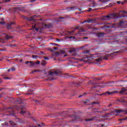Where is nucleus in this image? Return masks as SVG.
<instances>
[{
	"instance_id": "54",
	"label": "nucleus",
	"mask_w": 127,
	"mask_h": 127,
	"mask_svg": "<svg viewBox=\"0 0 127 127\" xmlns=\"http://www.w3.org/2000/svg\"><path fill=\"white\" fill-rule=\"evenodd\" d=\"M10 71H11L10 68H9L7 69V72H10Z\"/></svg>"
},
{
	"instance_id": "62",
	"label": "nucleus",
	"mask_w": 127,
	"mask_h": 127,
	"mask_svg": "<svg viewBox=\"0 0 127 127\" xmlns=\"http://www.w3.org/2000/svg\"><path fill=\"white\" fill-rule=\"evenodd\" d=\"M59 18H60V19H63V17H60Z\"/></svg>"
},
{
	"instance_id": "56",
	"label": "nucleus",
	"mask_w": 127,
	"mask_h": 127,
	"mask_svg": "<svg viewBox=\"0 0 127 127\" xmlns=\"http://www.w3.org/2000/svg\"><path fill=\"white\" fill-rule=\"evenodd\" d=\"M2 83V80H1V78H0V83Z\"/></svg>"
},
{
	"instance_id": "23",
	"label": "nucleus",
	"mask_w": 127,
	"mask_h": 127,
	"mask_svg": "<svg viewBox=\"0 0 127 127\" xmlns=\"http://www.w3.org/2000/svg\"><path fill=\"white\" fill-rule=\"evenodd\" d=\"M74 32H75V31L72 30L71 31L68 32V34H70V35H73Z\"/></svg>"
},
{
	"instance_id": "46",
	"label": "nucleus",
	"mask_w": 127,
	"mask_h": 127,
	"mask_svg": "<svg viewBox=\"0 0 127 127\" xmlns=\"http://www.w3.org/2000/svg\"><path fill=\"white\" fill-rule=\"evenodd\" d=\"M79 28H80V27L79 26L75 27V29H79Z\"/></svg>"
},
{
	"instance_id": "10",
	"label": "nucleus",
	"mask_w": 127,
	"mask_h": 127,
	"mask_svg": "<svg viewBox=\"0 0 127 127\" xmlns=\"http://www.w3.org/2000/svg\"><path fill=\"white\" fill-rule=\"evenodd\" d=\"M59 74L58 71H49V75H51V76H53V75H56L57 76Z\"/></svg>"
},
{
	"instance_id": "38",
	"label": "nucleus",
	"mask_w": 127,
	"mask_h": 127,
	"mask_svg": "<svg viewBox=\"0 0 127 127\" xmlns=\"http://www.w3.org/2000/svg\"><path fill=\"white\" fill-rule=\"evenodd\" d=\"M0 24L2 25L3 24H5V23L4 22H0Z\"/></svg>"
},
{
	"instance_id": "19",
	"label": "nucleus",
	"mask_w": 127,
	"mask_h": 127,
	"mask_svg": "<svg viewBox=\"0 0 127 127\" xmlns=\"http://www.w3.org/2000/svg\"><path fill=\"white\" fill-rule=\"evenodd\" d=\"M9 123L11 126H15L16 125V124L12 121H9Z\"/></svg>"
},
{
	"instance_id": "7",
	"label": "nucleus",
	"mask_w": 127,
	"mask_h": 127,
	"mask_svg": "<svg viewBox=\"0 0 127 127\" xmlns=\"http://www.w3.org/2000/svg\"><path fill=\"white\" fill-rule=\"evenodd\" d=\"M98 57V55L95 54V55H91L89 56H88L86 57V59H88V60H91V59H94V58H97Z\"/></svg>"
},
{
	"instance_id": "59",
	"label": "nucleus",
	"mask_w": 127,
	"mask_h": 127,
	"mask_svg": "<svg viewBox=\"0 0 127 127\" xmlns=\"http://www.w3.org/2000/svg\"><path fill=\"white\" fill-rule=\"evenodd\" d=\"M56 55H59V52H56Z\"/></svg>"
},
{
	"instance_id": "6",
	"label": "nucleus",
	"mask_w": 127,
	"mask_h": 127,
	"mask_svg": "<svg viewBox=\"0 0 127 127\" xmlns=\"http://www.w3.org/2000/svg\"><path fill=\"white\" fill-rule=\"evenodd\" d=\"M94 34H95L96 36H97V37H98V38H100L101 37H104L105 36V33L103 32L95 33Z\"/></svg>"
},
{
	"instance_id": "15",
	"label": "nucleus",
	"mask_w": 127,
	"mask_h": 127,
	"mask_svg": "<svg viewBox=\"0 0 127 127\" xmlns=\"http://www.w3.org/2000/svg\"><path fill=\"white\" fill-rule=\"evenodd\" d=\"M74 52H76V49L75 48H72L69 51H68L69 53H73Z\"/></svg>"
},
{
	"instance_id": "34",
	"label": "nucleus",
	"mask_w": 127,
	"mask_h": 127,
	"mask_svg": "<svg viewBox=\"0 0 127 127\" xmlns=\"http://www.w3.org/2000/svg\"><path fill=\"white\" fill-rule=\"evenodd\" d=\"M74 118L75 119V120H78V119H80V117L75 116V117H74Z\"/></svg>"
},
{
	"instance_id": "51",
	"label": "nucleus",
	"mask_w": 127,
	"mask_h": 127,
	"mask_svg": "<svg viewBox=\"0 0 127 127\" xmlns=\"http://www.w3.org/2000/svg\"><path fill=\"white\" fill-rule=\"evenodd\" d=\"M35 57H37V56L32 55V58H35Z\"/></svg>"
},
{
	"instance_id": "8",
	"label": "nucleus",
	"mask_w": 127,
	"mask_h": 127,
	"mask_svg": "<svg viewBox=\"0 0 127 127\" xmlns=\"http://www.w3.org/2000/svg\"><path fill=\"white\" fill-rule=\"evenodd\" d=\"M116 113L117 114H120V113H123V114H126L127 115V110H116Z\"/></svg>"
},
{
	"instance_id": "28",
	"label": "nucleus",
	"mask_w": 127,
	"mask_h": 127,
	"mask_svg": "<svg viewBox=\"0 0 127 127\" xmlns=\"http://www.w3.org/2000/svg\"><path fill=\"white\" fill-rule=\"evenodd\" d=\"M110 57H111V55H107V57L104 58V59H105V60H108V58H110Z\"/></svg>"
},
{
	"instance_id": "30",
	"label": "nucleus",
	"mask_w": 127,
	"mask_h": 127,
	"mask_svg": "<svg viewBox=\"0 0 127 127\" xmlns=\"http://www.w3.org/2000/svg\"><path fill=\"white\" fill-rule=\"evenodd\" d=\"M84 53L85 54H89V53H90V51H85Z\"/></svg>"
},
{
	"instance_id": "20",
	"label": "nucleus",
	"mask_w": 127,
	"mask_h": 127,
	"mask_svg": "<svg viewBox=\"0 0 127 127\" xmlns=\"http://www.w3.org/2000/svg\"><path fill=\"white\" fill-rule=\"evenodd\" d=\"M42 65L43 66H45V65H46V62L45 60L42 61Z\"/></svg>"
},
{
	"instance_id": "12",
	"label": "nucleus",
	"mask_w": 127,
	"mask_h": 127,
	"mask_svg": "<svg viewBox=\"0 0 127 127\" xmlns=\"http://www.w3.org/2000/svg\"><path fill=\"white\" fill-rule=\"evenodd\" d=\"M30 29L31 30L32 29L33 30H36V31H39L40 28H36V25H35L34 26H32V28Z\"/></svg>"
},
{
	"instance_id": "27",
	"label": "nucleus",
	"mask_w": 127,
	"mask_h": 127,
	"mask_svg": "<svg viewBox=\"0 0 127 127\" xmlns=\"http://www.w3.org/2000/svg\"><path fill=\"white\" fill-rule=\"evenodd\" d=\"M93 119H85V122H92Z\"/></svg>"
},
{
	"instance_id": "39",
	"label": "nucleus",
	"mask_w": 127,
	"mask_h": 127,
	"mask_svg": "<svg viewBox=\"0 0 127 127\" xmlns=\"http://www.w3.org/2000/svg\"><path fill=\"white\" fill-rule=\"evenodd\" d=\"M40 53H41V55H46V54H44V53L43 52H41Z\"/></svg>"
},
{
	"instance_id": "33",
	"label": "nucleus",
	"mask_w": 127,
	"mask_h": 127,
	"mask_svg": "<svg viewBox=\"0 0 127 127\" xmlns=\"http://www.w3.org/2000/svg\"><path fill=\"white\" fill-rule=\"evenodd\" d=\"M52 44L54 46H58V44H56V43H52Z\"/></svg>"
},
{
	"instance_id": "2",
	"label": "nucleus",
	"mask_w": 127,
	"mask_h": 127,
	"mask_svg": "<svg viewBox=\"0 0 127 127\" xmlns=\"http://www.w3.org/2000/svg\"><path fill=\"white\" fill-rule=\"evenodd\" d=\"M116 17V14L113 13L110 14L109 15L104 16L103 17V20H108V19H112V18H115Z\"/></svg>"
},
{
	"instance_id": "47",
	"label": "nucleus",
	"mask_w": 127,
	"mask_h": 127,
	"mask_svg": "<svg viewBox=\"0 0 127 127\" xmlns=\"http://www.w3.org/2000/svg\"><path fill=\"white\" fill-rule=\"evenodd\" d=\"M88 84H93V82H92V81H88Z\"/></svg>"
},
{
	"instance_id": "55",
	"label": "nucleus",
	"mask_w": 127,
	"mask_h": 127,
	"mask_svg": "<svg viewBox=\"0 0 127 127\" xmlns=\"http://www.w3.org/2000/svg\"><path fill=\"white\" fill-rule=\"evenodd\" d=\"M19 61H20V63H22V62L23 61V60H22V59H21V60H20Z\"/></svg>"
},
{
	"instance_id": "31",
	"label": "nucleus",
	"mask_w": 127,
	"mask_h": 127,
	"mask_svg": "<svg viewBox=\"0 0 127 127\" xmlns=\"http://www.w3.org/2000/svg\"><path fill=\"white\" fill-rule=\"evenodd\" d=\"M101 59H95V61L96 62H99V61H101Z\"/></svg>"
},
{
	"instance_id": "43",
	"label": "nucleus",
	"mask_w": 127,
	"mask_h": 127,
	"mask_svg": "<svg viewBox=\"0 0 127 127\" xmlns=\"http://www.w3.org/2000/svg\"><path fill=\"white\" fill-rule=\"evenodd\" d=\"M121 12H123L124 14H125V13H127V11H121Z\"/></svg>"
},
{
	"instance_id": "24",
	"label": "nucleus",
	"mask_w": 127,
	"mask_h": 127,
	"mask_svg": "<svg viewBox=\"0 0 127 127\" xmlns=\"http://www.w3.org/2000/svg\"><path fill=\"white\" fill-rule=\"evenodd\" d=\"M91 105H99V102H93L91 103Z\"/></svg>"
},
{
	"instance_id": "64",
	"label": "nucleus",
	"mask_w": 127,
	"mask_h": 127,
	"mask_svg": "<svg viewBox=\"0 0 127 127\" xmlns=\"http://www.w3.org/2000/svg\"><path fill=\"white\" fill-rule=\"evenodd\" d=\"M99 96H104V94H103V93H102L101 94H99Z\"/></svg>"
},
{
	"instance_id": "11",
	"label": "nucleus",
	"mask_w": 127,
	"mask_h": 127,
	"mask_svg": "<svg viewBox=\"0 0 127 127\" xmlns=\"http://www.w3.org/2000/svg\"><path fill=\"white\" fill-rule=\"evenodd\" d=\"M97 20L96 19H88L87 20L85 21V22H87L88 23H91V22H93V21H96Z\"/></svg>"
},
{
	"instance_id": "49",
	"label": "nucleus",
	"mask_w": 127,
	"mask_h": 127,
	"mask_svg": "<svg viewBox=\"0 0 127 127\" xmlns=\"http://www.w3.org/2000/svg\"><path fill=\"white\" fill-rule=\"evenodd\" d=\"M57 42H60V39H57Z\"/></svg>"
},
{
	"instance_id": "48",
	"label": "nucleus",
	"mask_w": 127,
	"mask_h": 127,
	"mask_svg": "<svg viewBox=\"0 0 127 127\" xmlns=\"http://www.w3.org/2000/svg\"><path fill=\"white\" fill-rule=\"evenodd\" d=\"M34 1H36V0H31V2H34Z\"/></svg>"
},
{
	"instance_id": "13",
	"label": "nucleus",
	"mask_w": 127,
	"mask_h": 127,
	"mask_svg": "<svg viewBox=\"0 0 127 127\" xmlns=\"http://www.w3.org/2000/svg\"><path fill=\"white\" fill-rule=\"evenodd\" d=\"M127 92V89L125 88H122L121 90L120 91V94H125Z\"/></svg>"
},
{
	"instance_id": "41",
	"label": "nucleus",
	"mask_w": 127,
	"mask_h": 127,
	"mask_svg": "<svg viewBox=\"0 0 127 127\" xmlns=\"http://www.w3.org/2000/svg\"><path fill=\"white\" fill-rule=\"evenodd\" d=\"M35 72H37V70H35L32 72V74H33L34 73H35Z\"/></svg>"
},
{
	"instance_id": "21",
	"label": "nucleus",
	"mask_w": 127,
	"mask_h": 127,
	"mask_svg": "<svg viewBox=\"0 0 127 127\" xmlns=\"http://www.w3.org/2000/svg\"><path fill=\"white\" fill-rule=\"evenodd\" d=\"M28 63H30L31 65H33V64H34V63L31 61H30V62L27 61L25 62V64H28Z\"/></svg>"
},
{
	"instance_id": "50",
	"label": "nucleus",
	"mask_w": 127,
	"mask_h": 127,
	"mask_svg": "<svg viewBox=\"0 0 127 127\" xmlns=\"http://www.w3.org/2000/svg\"><path fill=\"white\" fill-rule=\"evenodd\" d=\"M27 20H29V21H30V20H32V19L30 18H27Z\"/></svg>"
},
{
	"instance_id": "9",
	"label": "nucleus",
	"mask_w": 127,
	"mask_h": 127,
	"mask_svg": "<svg viewBox=\"0 0 127 127\" xmlns=\"http://www.w3.org/2000/svg\"><path fill=\"white\" fill-rule=\"evenodd\" d=\"M13 24H15V23L11 22L10 23L6 24V27L7 29H11V26L13 25Z\"/></svg>"
},
{
	"instance_id": "18",
	"label": "nucleus",
	"mask_w": 127,
	"mask_h": 127,
	"mask_svg": "<svg viewBox=\"0 0 127 127\" xmlns=\"http://www.w3.org/2000/svg\"><path fill=\"white\" fill-rule=\"evenodd\" d=\"M83 104L84 105H86V106L89 105V100H85L83 102Z\"/></svg>"
},
{
	"instance_id": "44",
	"label": "nucleus",
	"mask_w": 127,
	"mask_h": 127,
	"mask_svg": "<svg viewBox=\"0 0 127 127\" xmlns=\"http://www.w3.org/2000/svg\"><path fill=\"white\" fill-rule=\"evenodd\" d=\"M91 10H92V8H89L88 9V10H87V11H91Z\"/></svg>"
},
{
	"instance_id": "42",
	"label": "nucleus",
	"mask_w": 127,
	"mask_h": 127,
	"mask_svg": "<svg viewBox=\"0 0 127 127\" xmlns=\"http://www.w3.org/2000/svg\"><path fill=\"white\" fill-rule=\"evenodd\" d=\"M4 79H5V80H8L9 79V78L7 77H4Z\"/></svg>"
},
{
	"instance_id": "53",
	"label": "nucleus",
	"mask_w": 127,
	"mask_h": 127,
	"mask_svg": "<svg viewBox=\"0 0 127 127\" xmlns=\"http://www.w3.org/2000/svg\"><path fill=\"white\" fill-rule=\"evenodd\" d=\"M122 17H127V15H124L123 16H122Z\"/></svg>"
},
{
	"instance_id": "36",
	"label": "nucleus",
	"mask_w": 127,
	"mask_h": 127,
	"mask_svg": "<svg viewBox=\"0 0 127 127\" xmlns=\"http://www.w3.org/2000/svg\"><path fill=\"white\" fill-rule=\"evenodd\" d=\"M36 64H37V65H38L39 64H40V62L39 61H37L36 62Z\"/></svg>"
},
{
	"instance_id": "40",
	"label": "nucleus",
	"mask_w": 127,
	"mask_h": 127,
	"mask_svg": "<svg viewBox=\"0 0 127 127\" xmlns=\"http://www.w3.org/2000/svg\"><path fill=\"white\" fill-rule=\"evenodd\" d=\"M117 3H118V4H121V3H122V2H121V1H117Z\"/></svg>"
},
{
	"instance_id": "45",
	"label": "nucleus",
	"mask_w": 127,
	"mask_h": 127,
	"mask_svg": "<svg viewBox=\"0 0 127 127\" xmlns=\"http://www.w3.org/2000/svg\"><path fill=\"white\" fill-rule=\"evenodd\" d=\"M61 53H62V54H65V51H61Z\"/></svg>"
},
{
	"instance_id": "14",
	"label": "nucleus",
	"mask_w": 127,
	"mask_h": 127,
	"mask_svg": "<svg viewBox=\"0 0 127 127\" xmlns=\"http://www.w3.org/2000/svg\"><path fill=\"white\" fill-rule=\"evenodd\" d=\"M125 22H126L124 20L120 21L119 23H118V25L120 26H122V25H124Z\"/></svg>"
},
{
	"instance_id": "5",
	"label": "nucleus",
	"mask_w": 127,
	"mask_h": 127,
	"mask_svg": "<svg viewBox=\"0 0 127 127\" xmlns=\"http://www.w3.org/2000/svg\"><path fill=\"white\" fill-rule=\"evenodd\" d=\"M16 109L17 110V111H18L19 110H22L20 112V114H25V111H24V110H26V108H25V107L22 106H18L17 107Z\"/></svg>"
},
{
	"instance_id": "52",
	"label": "nucleus",
	"mask_w": 127,
	"mask_h": 127,
	"mask_svg": "<svg viewBox=\"0 0 127 127\" xmlns=\"http://www.w3.org/2000/svg\"><path fill=\"white\" fill-rule=\"evenodd\" d=\"M9 1H10V0H5V2H9Z\"/></svg>"
},
{
	"instance_id": "60",
	"label": "nucleus",
	"mask_w": 127,
	"mask_h": 127,
	"mask_svg": "<svg viewBox=\"0 0 127 127\" xmlns=\"http://www.w3.org/2000/svg\"><path fill=\"white\" fill-rule=\"evenodd\" d=\"M2 90H3V88H0V91H2Z\"/></svg>"
},
{
	"instance_id": "61",
	"label": "nucleus",
	"mask_w": 127,
	"mask_h": 127,
	"mask_svg": "<svg viewBox=\"0 0 127 127\" xmlns=\"http://www.w3.org/2000/svg\"><path fill=\"white\" fill-rule=\"evenodd\" d=\"M72 37H73V36H70V37H69L68 38H69V39H71V38H72Z\"/></svg>"
},
{
	"instance_id": "63",
	"label": "nucleus",
	"mask_w": 127,
	"mask_h": 127,
	"mask_svg": "<svg viewBox=\"0 0 127 127\" xmlns=\"http://www.w3.org/2000/svg\"><path fill=\"white\" fill-rule=\"evenodd\" d=\"M78 10H79V11H81L82 10V9H81V8H78Z\"/></svg>"
},
{
	"instance_id": "3",
	"label": "nucleus",
	"mask_w": 127,
	"mask_h": 127,
	"mask_svg": "<svg viewBox=\"0 0 127 127\" xmlns=\"http://www.w3.org/2000/svg\"><path fill=\"white\" fill-rule=\"evenodd\" d=\"M118 93L117 91H114L112 92H110L109 91H106L105 92L103 93V95L105 97H107V96H113L114 94H117Z\"/></svg>"
},
{
	"instance_id": "57",
	"label": "nucleus",
	"mask_w": 127,
	"mask_h": 127,
	"mask_svg": "<svg viewBox=\"0 0 127 127\" xmlns=\"http://www.w3.org/2000/svg\"><path fill=\"white\" fill-rule=\"evenodd\" d=\"M125 42H126V44H127V37L125 39Z\"/></svg>"
},
{
	"instance_id": "17",
	"label": "nucleus",
	"mask_w": 127,
	"mask_h": 127,
	"mask_svg": "<svg viewBox=\"0 0 127 127\" xmlns=\"http://www.w3.org/2000/svg\"><path fill=\"white\" fill-rule=\"evenodd\" d=\"M12 38V37L8 35H6L5 37V39H6L7 40H8V39H10V38Z\"/></svg>"
},
{
	"instance_id": "37",
	"label": "nucleus",
	"mask_w": 127,
	"mask_h": 127,
	"mask_svg": "<svg viewBox=\"0 0 127 127\" xmlns=\"http://www.w3.org/2000/svg\"><path fill=\"white\" fill-rule=\"evenodd\" d=\"M49 50H50V51H51V52H54L53 49L50 48Z\"/></svg>"
},
{
	"instance_id": "22",
	"label": "nucleus",
	"mask_w": 127,
	"mask_h": 127,
	"mask_svg": "<svg viewBox=\"0 0 127 127\" xmlns=\"http://www.w3.org/2000/svg\"><path fill=\"white\" fill-rule=\"evenodd\" d=\"M79 32H85V31H86V30L82 28H81L80 29H79Z\"/></svg>"
},
{
	"instance_id": "29",
	"label": "nucleus",
	"mask_w": 127,
	"mask_h": 127,
	"mask_svg": "<svg viewBox=\"0 0 127 127\" xmlns=\"http://www.w3.org/2000/svg\"><path fill=\"white\" fill-rule=\"evenodd\" d=\"M56 78H53V77H52V78H50V77H48V80H55Z\"/></svg>"
},
{
	"instance_id": "25",
	"label": "nucleus",
	"mask_w": 127,
	"mask_h": 127,
	"mask_svg": "<svg viewBox=\"0 0 127 127\" xmlns=\"http://www.w3.org/2000/svg\"><path fill=\"white\" fill-rule=\"evenodd\" d=\"M10 70L12 72H14V71H15V67H11Z\"/></svg>"
},
{
	"instance_id": "4",
	"label": "nucleus",
	"mask_w": 127,
	"mask_h": 127,
	"mask_svg": "<svg viewBox=\"0 0 127 127\" xmlns=\"http://www.w3.org/2000/svg\"><path fill=\"white\" fill-rule=\"evenodd\" d=\"M122 82H127V80H118L116 81H111L110 83L111 84H115V85H117V86H120L121 87H124V85H122ZM120 84V85H119Z\"/></svg>"
},
{
	"instance_id": "35",
	"label": "nucleus",
	"mask_w": 127,
	"mask_h": 127,
	"mask_svg": "<svg viewBox=\"0 0 127 127\" xmlns=\"http://www.w3.org/2000/svg\"><path fill=\"white\" fill-rule=\"evenodd\" d=\"M57 49H58V48H57V47H54L53 48L54 51H55L57 50Z\"/></svg>"
},
{
	"instance_id": "1",
	"label": "nucleus",
	"mask_w": 127,
	"mask_h": 127,
	"mask_svg": "<svg viewBox=\"0 0 127 127\" xmlns=\"http://www.w3.org/2000/svg\"><path fill=\"white\" fill-rule=\"evenodd\" d=\"M7 112L9 113V114L12 116V117H15V113H14V108L11 107H8L6 108Z\"/></svg>"
},
{
	"instance_id": "16",
	"label": "nucleus",
	"mask_w": 127,
	"mask_h": 127,
	"mask_svg": "<svg viewBox=\"0 0 127 127\" xmlns=\"http://www.w3.org/2000/svg\"><path fill=\"white\" fill-rule=\"evenodd\" d=\"M67 9H69V10H75L76 9V8L75 7H67Z\"/></svg>"
},
{
	"instance_id": "26",
	"label": "nucleus",
	"mask_w": 127,
	"mask_h": 127,
	"mask_svg": "<svg viewBox=\"0 0 127 127\" xmlns=\"http://www.w3.org/2000/svg\"><path fill=\"white\" fill-rule=\"evenodd\" d=\"M118 53H121V51H118L115 52L113 53V54H114V55H116V54H118Z\"/></svg>"
},
{
	"instance_id": "58",
	"label": "nucleus",
	"mask_w": 127,
	"mask_h": 127,
	"mask_svg": "<svg viewBox=\"0 0 127 127\" xmlns=\"http://www.w3.org/2000/svg\"><path fill=\"white\" fill-rule=\"evenodd\" d=\"M122 121H126V120H127V118H124V119H121Z\"/></svg>"
},
{
	"instance_id": "32",
	"label": "nucleus",
	"mask_w": 127,
	"mask_h": 127,
	"mask_svg": "<svg viewBox=\"0 0 127 127\" xmlns=\"http://www.w3.org/2000/svg\"><path fill=\"white\" fill-rule=\"evenodd\" d=\"M43 58L45 59V60H49V58L48 57H44Z\"/></svg>"
}]
</instances>
